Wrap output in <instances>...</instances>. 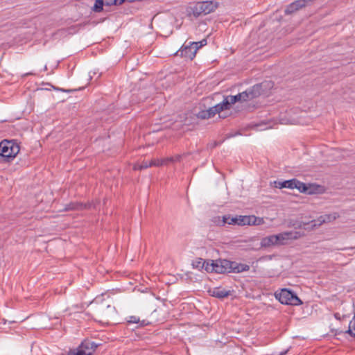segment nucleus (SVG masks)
<instances>
[{
	"label": "nucleus",
	"mask_w": 355,
	"mask_h": 355,
	"mask_svg": "<svg viewBox=\"0 0 355 355\" xmlns=\"http://www.w3.org/2000/svg\"><path fill=\"white\" fill-rule=\"evenodd\" d=\"M275 296L283 304L300 306L302 304V300L297 297L296 293L288 288H282L280 291H276Z\"/></svg>",
	"instance_id": "f257e3e1"
},
{
	"label": "nucleus",
	"mask_w": 355,
	"mask_h": 355,
	"mask_svg": "<svg viewBox=\"0 0 355 355\" xmlns=\"http://www.w3.org/2000/svg\"><path fill=\"white\" fill-rule=\"evenodd\" d=\"M19 152V146L13 140H3L0 142V156L5 160L10 161Z\"/></svg>",
	"instance_id": "f03ea898"
},
{
	"label": "nucleus",
	"mask_w": 355,
	"mask_h": 355,
	"mask_svg": "<svg viewBox=\"0 0 355 355\" xmlns=\"http://www.w3.org/2000/svg\"><path fill=\"white\" fill-rule=\"evenodd\" d=\"M232 262L227 259L210 260V263L206 264V271L219 274L232 272Z\"/></svg>",
	"instance_id": "7ed1b4c3"
},
{
	"label": "nucleus",
	"mask_w": 355,
	"mask_h": 355,
	"mask_svg": "<svg viewBox=\"0 0 355 355\" xmlns=\"http://www.w3.org/2000/svg\"><path fill=\"white\" fill-rule=\"evenodd\" d=\"M217 6L211 1L198 2L192 8V12L195 17L206 15L213 12Z\"/></svg>",
	"instance_id": "20e7f679"
},
{
	"label": "nucleus",
	"mask_w": 355,
	"mask_h": 355,
	"mask_svg": "<svg viewBox=\"0 0 355 355\" xmlns=\"http://www.w3.org/2000/svg\"><path fill=\"white\" fill-rule=\"evenodd\" d=\"M270 85V83L263 82L259 84H256L252 87L247 89L243 92L246 94V101H251L255 98L259 97L263 94L268 87Z\"/></svg>",
	"instance_id": "39448f33"
},
{
	"label": "nucleus",
	"mask_w": 355,
	"mask_h": 355,
	"mask_svg": "<svg viewBox=\"0 0 355 355\" xmlns=\"http://www.w3.org/2000/svg\"><path fill=\"white\" fill-rule=\"evenodd\" d=\"M98 345L90 340L83 341L78 348L70 350L67 355H92Z\"/></svg>",
	"instance_id": "423d86ee"
},
{
	"label": "nucleus",
	"mask_w": 355,
	"mask_h": 355,
	"mask_svg": "<svg viewBox=\"0 0 355 355\" xmlns=\"http://www.w3.org/2000/svg\"><path fill=\"white\" fill-rule=\"evenodd\" d=\"M241 218V216H231L230 215H225L221 219L220 216L215 218L214 221L219 225H224L225 224L241 225L239 220Z\"/></svg>",
	"instance_id": "0eeeda50"
},
{
	"label": "nucleus",
	"mask_w": 355,
	"mask_h": 355,
	"mask_svg": "<svg viewBox=\"0 0 355 355\" xmlns=\"http://www.w3.org/2000/svg\"><path fill=\"white\" fill-rule=\"evenodd\" d=\"M239 220L241 225H259L263 223L262 218L255 216H241Z\"/></svg>",
	"instance_id": "6e6552de"
},
{
	"label": "nucleus",
	"mask_w": 355,
	"mask_h": 355,
	"mask_svg": "<svg viewBox=\"0 0 355 355\" xmlns=\"http://www.w3.org/2000/svg\"><path fill=\"white\" fill-rule=\"evenodd\" d=\"M177 54H180L181 56L190 60L193 59L196 54V50L193 45L189 42V45L183 46L178 52Z\"/></svg>",
	"instance_id": "1a4fd4ad"
},
{
	"label": "nucleus",
	"mask_w": 355,
	"mask_h": 355,
	"mask_svg": "<svg viewBox=\"0 0 355 355\" xmlns=\"http://www.w3.org/2000/svg\"><path fill=\"white\" fill-rule=\"evenodd\" d=\"M313 0H297L290 3L285 10V13L288 15L293 13L298 10L300 8L305 6L307 3L311 2Z\"/></svg>",
	"instance_id": "9d476101"
},
{
	"label": "nucleus",
	"mask_w": 355,
	"mask_h": 355,
	"mask_svg": "<svg viewBox=\"0 0 355 355\" xmlns=\"http://www.w3.org/2000/svg\"><path fill=\"white\" fill-rule=\"evenodd\" d=\"M95 207V205L92 203H87L83 204L82 202H72L67 205H66L64 207L65 211H69V210H83L86 209H90L92 207Z\"/></svg>",
	"instance_id": "9b49d317"
},
{
	"label": "nucleus",
	"mask_w": 355,
	"mask_h": 355,
	"mask_svg": "<svg viewBox=\"0 0 355 355\" xmlns=\"http://www.w3.org/2000/svg\"><path fill=\"white\" fill-rule=\"evenodd\" d=\"M297 232H285L278 234H275V236L278 237L277 244L278 245H284L286 243V241L292 239H297L298 237Z\"/></svg>",
	"instance_id": "f8f14e48"
},
{
	"label": "nucleus",
	"mask_w": 355,
	"mask_h": 355,
	"mask_svg": "<svg viewBox=\"0 0 355 355\" xmlns=\"http://www.w3.org/2000/svg\"><path fill=\"white\" fill-rule=\"evenodd\" d=\"M338 217V214L337 213H333L331 214H325V215L320 216L318 218V220L315 221V222H317V223H315L313 225L314 226L320 225L322 223H329L331 221L336 220Z\"/></svg>",
	"instance_id": "ddd939ff"
},
{
	"label": "nucleus",
	"mask_w": 355,
	"mask_h": 355,
	"mask_svg": "<svg viewBox=\"0 0 355 355\" xmlns=\"http://www.w3.org/2000/svg\"><path fill=\"white\" fill-rule=\"evenodd\" d=\"M210 295L215 297L218 299H223L230 295V291L220 288H214L212 290L209 291Z\"/></svg>",
	"instance_id": "4468645a"
},
{
	"label": "nucleus",
	"mask_w": 355,
	"mask_h": 355,
	"mask_svg": "<svg viewBox=\"0 0 355 355\" xmlns=\"http://www.w3.org/2000/svg\"><path fill=\"white\" fill-rule=\"evenodd\" d=\"M245 96H246V94L243 92L239 93L238 94L234 95V96H232V95L227 96H225V98H226V100L228 101L229 105L230 107L231 105H233L236 102H245L246 101V99L245 97Z\"/></svg>",
	"instance_id": "2eb2a0df"
},
{
	"label": "nucleus",
	"mask_w": 355,
	"mask_h": 355,
	"mask_svg": "<svg viewBox=\"0 0 355 355\" xmlns=\"http://www.w3.org/2000/svg\"><path fill=\"white\" fill-rule=\"evenodd\" d=\"M277 239H278V237L275 236V235H270L268 236H266L261 239V247L268 248L272 245H278Z\"/></svg>",
	"instance_id": "dca6fc26"
},
{
	"label": "nucleus",
	"mask_w": 355,
	"mask_h": 355,
	"mask_svg": "<svg viewBox=\"0 0 355 355\" xmlns=\"http://www.w3.org/2000/svg\"><path fill=\"white\" fill-rule=\"evenodd\" d=\"M232 272L240 273L242 272L248 271L250 270V266L245 263L232 261Z\"/></svg>",
	"instance_id": "f3484780"
},
{
	"label": "nucleus",
	"mask_w": 355,
	"mask_h": 355,
	"mask_svg": "<svg viewBox=\"0 0 355 355\" xmlns=\"http://www.w3.org/2000/svg\"><path fill=\"white\" fill-rule=\"evenodd\" d=\"M275 187L279 189L288 188L293 189L294 185V178L284 181H275Z\"/></svg>",
	"instance_id": "a211bd4d"
},
{
	"label": "nucleus",
	"mask_w": 355,
	"mask_h": 355,
	"mask_svg": "<svg viewBox=\"0 0 355 355\" xmlns=\"http://www.w3.org/2000/svg\"><path fill=\"white\" fill-rule=\"evenodd\" d=\"M162 162L158 161V159H152L150 162L144 161L140 166H139V169H144L151 166H161Z\"/></svg>",
	"instance_id": "6ab92c4d"
},
{
	"label": "nucleus",
	"mask_w": 355,
	"mask_h": 355,
	"mask_svg": "<svg viewBox=\"0 0 355 355\" xmlns=\"http://www.w3.org/2000/svg\"><path fill=\"white\" fill-rule=\"evenodd\" d=\"M127 321L130 324H138L139 327H144L148 324L145 320H140V319L135 315L129 316Z\"/></svg>",
	"instance_id": "aec40b11"
},
{
	"label": "nucleus",
	"mask_w": 355,
	"mask_h": 355,
	"mask_svg": "<svg viewBox=\"0 0 355 355\" xmlns=\"http://www.w3.org/2000/svg\"><path fill=\"white\" fill-rule=\"evenodd\" d=\"M230 107L229 105L228 101L226 100L225 97H224L222 102L214 106V108L217 111L218 113H220L223 110H228Z\"/></svg>",
	"instance_id": "412c9836"
},
{
	"label": "nucleus",
	"mask_w": 355,
	"mask_h": 355,
	"mask_svg": "<svg viewBox=\"0 0 355 355\" xmlns=\"http://www.w3.org/2000/svg\"><path fill=\"white\" fill-rule=\"evenodd\" d=\"M293 189H297L301 193H306L308 191V187L304 182H302L294 178Z\"/></svg>",
	"instance_id": "4be33fe9"
},
{
	"label": "nucleus",
	"mask_w": 355,
	"mask_h": 355,
	"mask_svg": "<svg viewBox=\"0 0 355 355\" xmlns=\"http://www.w3.org/2000/svg\"><path fill=\"white\" fill-rule=\"evenodd\" d=\"M207 263H210L209 261H206L205 259L202 258H198L196 260L193 261L192 263L193 268L197 269H202L204 268L206 270V264Z\"/></svg>",
	"instance_id": "5701e85b"
},
{
	"label": "nucleus",
	"mask_w": 355,
	"mask_h": 355,
	"mask_svg": "<svg viewBox=\"0 0 355 355\" xmlns=\"http://www.w3.org/2000/svg\"><path fill=\"white\" fill-rule=\"evenodd\" d=\"M347 334H349L350 336L355 337V314L349 324V328L346 331Z\"/></svg>",
	"instance_id": "b1692460"
},
{
	"label": "nucleus",
	"mask_w": 355,
	"mask_h": 355,
	"mask_svg": "<svg viewBox=\"0 0 355 355\" xmlns=\"http://www.w3.org/2000/svg\"><path fill=\"white\" fill-rule=\"evenodd\" d=\"M103 6H105L103 0H96L93 10L96 12H100L103 10Z\"/></svg>",
	"instance_id": "393cba45"
},
{
	"label": "nucleus",
	"mask_w": 355,
	"mask_h": 355,
	"mask_svg": "<svg viewBox=\"0 0 355 355\" xmlns=\"http://www.w3.org/2000/svg\"><path fill=\"white\" fill-rule=\"evenodd\" d=\"M207 40L203 39L199 42H191V44L194 46L195 50H196V51H197L199 49L205 46L207 44Z\"/></svg>",
	"instance_id": "a878e982"
},
{
	"label": "nucleus",
	"mask_w": 355,
	"mask_h": 355,
	"mask_svg": "<svg viewBox=\"0 0 355 355\" xmlns=\"http://www.w3.org/2000/svg\"><path fill=\"white\" fill-rule=\"evenodd\" d=\"M209 114V112H208V110H202L199 112L198 117H200L201 119H209L210 115Z\"/></svg>",
	"instance_id": "bb28decb"
},
{
	"label": "nucleus",
	"mask_w": 355,
	"mask_h": 355,
	"mask_svg": "<svg viewBox=\"0 0 355 355\" xmlns=\"http://www.w3.org/2000/svg\"><path fill=\"white\" fill-rule=\"evenodd\" d=\"M334 318H335L336 320H340V321L343 320L344 318H345L347 317V315H345V314H341V313H338V312L335 313L334 314Z\"/></svg>",
	"instance_id": "cd10ccee"
},
{
	"label": "nucleus",
	"mask_w": 355,
	"mask_h": 355,
	"mask_svg": "<svg viewBox=\"0 0 355 355\" xmlns=\"http://www.w3.org/2000/svg\"><path fill=\"white\" fill-rule=\"evenodd\" d=\"M105 6L117 5V0H103Z\"/></svg>",
	"instance_id": "c85d7f7f"
},
{
	"label": "nucleus",
	"mask_w": 355,
	"mask_h": 355,
	"mask_svg": "<svg viewBox=\"0 0 355 355\" xmlns=\"http://www.w3.org/2000/svg\"><path fill=\"white\" fill-rule=\"evenodd\" d=\"M208 112H209V114L210 115V118H211V117H212V116H214L216 114H217V113H218V112H217V111H216V110H215V109L214 108V106H213V107H209V108L208 109Z\"/></svg>",
	"instance_id": "c756f323"
},
{
	"label": "nucleus",
	"mask_w": 355,
	"mask_h": 355,
	"mask_svg": "<svg viewBox=\"0 0 355 355\" xmlns=\"http://www.w3.org/2000/svg\"><path fill=\"white\" fill-rule=\"evenodd\" d=\"M158 161H160L162 162V166L163 165H167L168 164V157L166 158H164V159H158Z\"/></svg>",
	"instance_id": "7c9ffc66"
},
{
	"label": "nucleus",
	"mask_w": 355,
	"mask_h": 355,
	"mask_svg": "<svg viewBox=\"0 0 355 355\" xmlns=\"http://www.w3.org/2000/svg\"><path fill=\"white\" fill-rule=\"evenodd\" d=\"M182 155H176L175 156H173V158H174V162H178L180 161L181 158H182Z\"/></svg>",
	"instance_id": "2f4dec72"
},
{
	"label": "nucleus",
	"mask_w": 355,
	"mask_h": 355,
	"mask_svg": "<svg viewBox=\"0 0 355 355\" xmlns=\"http://www.w3.org/2000/svg\"><path fill=\"white\" fill-rule=\"evenodd\" d=\"M174 160H175V159H174V158H173V156L168 157V163H170V162H174Z\"/></svg>",
	"instance_id": "473e14b6"
},
{
	"label": "nucleus",
	"mask_w": 355,
	"mask_h": 355,
	"mask_svg": "<svg viewBox=\"0 0 355 355\" xmlns=\"http://www.w3.org/2000/svg\"><path fill=\"white\" fill-rule=\"evenodd\" d=\"M125 1H127V0H117V5H121Z\"/></svg>",
	"instance_id": "72a5a7b5"
},
{
	"label": "nucleus",
	"mask_w": 355,
	"mask_h": 355,
	"mask_svg": "<svg viewBox=\"0 0 355 355\" xmlns=\"http://www.w3.org/2000/svg\"><path fill=\"white\" fill-rule=\"evenodd\" d=\"M288 352V349H286L279 354V355H286V354Z\"/></svg>",
	"instance_id": "f704fd0d"
},
{
	"label": "nucleus",
	"mask_w": 355,
	"mask_h": 355,
	"mask_svg": "<svg viewBox=\"0 0 355 355\" xmlns=\"http://www.w3.org/2000/svg\"><path fill=\"white\" fill-rule=\"evenodd\" d=\"M60 90H61L62 92H69V90H66V89H60Z\"/></svg>",
	"instance_id": "c9c22d12"
},
{
	"label": "nucleus",
	"mask_w": 355,
	"mask_h": 355,
	"mask_svg": "<svg viewBox=\"0 0 355 355\" xmlns=\"http://www.w3.org/2000/svg\"><path fill=\"white\" fill-rule=\"evenodd\" d=\"M47 70V66L46 64L44 67V71H46Z\"/></svg>",
	"instance_id": "e433bc0d"
},
{
	"label": "nucleus",
	"mask_w": 355,
	"mask_h": 355,
	"mask_svg": "<svg viewBox=\"0 0 355 355\" xmlns=\"http://www.w3.org/2000/svg\"><path fill=\"white\" fill-rule=\"evenodd\" d=\"M33 73H26L25 76H27V75H32Z\"/></svg>",
	"instance_id": "4c0bfd02"
},
{
	"label": "nucleus",
	"mask_w": 355,
	"mask_h": 355,
	"mask_svg": "<svg viewBox=\"0 0 355 355\" xmlns=\"http://www.w3.org/2000/svg\"><path fill=\"white\" fill-rule=\"evenodd\" d=\"M135 0H127L128 2H133Z\"/></svg>",
	"instance_id": "58836bf2"
}]
</instances>
